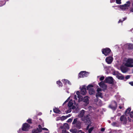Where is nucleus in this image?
<instances>
[{"mask_svg": "<svg viewBox=\"0 0 133 133\" xmlns=\"http://www.w3.org/2000/svg\"><path fill=\"white\" fill-rule=\"evenodd\" d=\"M84 110H82L78 115L79 117L81 118V120L83 121L86 124H90L91 123V119L90 118V115L88 114L85 115L84 116Z\"/></svg>", "mask_w": 133, "mask_h": 133, "instance_id": "1", "label": "nucleus"}, {"mask_svg": "<svg viewBox=\"0 0 133 133\" xmlns=\"http://www.w3.org/2000/svg\"><path fill=\"white\" fill-rule=\"evenodd\" d=\"M68 107L71 108H78L79 105L77 103L76 104L74 100L73 101L71 99L70 100L68 103Z\"/></svg>", "mask_w": 133, "mask_h": 133, "instance_id": "2", "label": "nucleus"}, {"mask_svg": "<svg viewBox=\"0 0 133 133\" xmlns=\"http://www.w3.org/2000/svg\"><path fill=\"white\" fill-rule=\"evenodd\" d=\"M130 2L128 1L124 5H120V8L122 10H127L130 7Z\"/></svg>", "mask_w": 133, "mask_h": 133, "instance_id": "3", "label": "nucleus"}, {"mask_svg": "<svg viewBox=\"0 0 133 133\" xmlns=\"http://www.w3.org/2000/svg\"><path fill=\"white\" fill-rule=\"evenodd\" d=\"M133 59L132 58H128L126 61V63H125V65L127 66L133 67Z\"/></svg>", "mask_w": 133, "mask_h": 133, "instance_id": "4", "label": "nucleus"}, {"mask_svg": "<svg viewBox=\"0 0 133 133\" xmlns=\"http://www.w3.org/2000/svg\"><path fill=\"white\" fill-rule=\"evenodd\" d=\"M111 51L110 49L108 48H106L102 49V52L103 54L106 56L108 55Z\"/></svg>", "mask_w": 133, "mask_h": 133, "instance_id": "5", "label": "nucleus"}, {"mask_svg": "<svg viewBox=\"0 0 133 133\" xmlns=\"http://www.w3.org/2000/svg\"><path fill=\"white\" fill-rule=\"evenodd\" d=\"M104 82L106 83L112 84L114 82L113 79L111 77H106L104 81Z\"/></svg>", "mask_w": 133, "mask_h": 133, "instance_id": "6", "label": "nucleus"}, {"mask_svg": "<svg viewBox=\"0 0 133 133\" xmlns=\"http://www.w3.org/2000/svg\"><path fill=\"white\" fill-rule=\"evenodd\" d=\"M93 87V85H89L87 87V89L89 90V93L90 95H93L95 93V90L93 89L90 88L92 87Z\"/></svg>", "mask_w": 133, "mask_h": 133, "instance_id": "7", "label": "nucleus"}, {"mask_svg": "<svg viewBox=\"0 0 133 133\" xmlns=\"http://www.w3.org/2000/svg\"><path fill=\"white\" fill-rule=\"evenodd\" d=\"M89 74L88 72H86L85 71H83L81 72L79 74L78 76L79 77H84L88 76Z\"/></svg>", "mask_w": 133, "mask_h": 133, "instance_id": "8", "label": "nucleus"}, {"mask_svg": "<svg viewBox=\"0 0 133 133\" xmlns=\"http://www.w3.org/2000/svg\"><path fill=\"white\" fill-rule=\"evenodd\" d=\"M117 105L116 102L115 101H113L109 105V108H116Z\"/></svg>", "mask_w": 133, "mask_h": 133, "instance_id": "9", "label": "nucleus"}, {"mask_svg": "<svg viewBox=\"0 0 133 133\" xmlns=\"http://www.w3.org/2000/svg\"><path fill=\"white\" fill-rule=\"evenodd\" d=\"M30 127L29 125L27 123H24L23 125V130L26 131L28 130Z\"/></svg>", "mask_w": 133, "mask_h": 133, "instance_id": "10", "label": "nucleus"}, {"mask_svg": "<svg viewBox=\"0 0 133 133\" xmlns=\"http://www.w3.org/2000/svg\"><path fill=\"white\" fill-rule=\"evenodd\" d=\"M81 94L83 95H85L87 93L85 86H83L81 88Z\"/></svg>", "mask_w": 133, "mask_h": 133, "instance_id": "11", "label": "nucleus"}, {"mask_svg": "<svg viewBox=\"0 0 133 133\" xmlns=\"http://www.w3.org/2000/svg\"><path fill=\"white\" fill-rule=\"evenodd\" d=\"M113 60V58L112 56H109L107 58L105 59L106 62L108 64H110L111 63Z\"/></svg>", "mask_w": 133, "mask_h": 133, "instance_id": "12", "label": "nucleus"}, {"mask_svg": "<svg viewBox=\"0 0 133 133\" xmlns=\"http://www.w3.org/2000/svg\"><path fill=\"white\" fill-rule=\"evenodd\" d=\"M80 92L78 91H77L76 92V94L77 95V98H78V102L79 103L80 102L82 101L83 97L80 95Z\"/></svg>", "mask_w": 133, "mask_h": 133, "instance_id": "13", "label": "nucleus"}, {"mask_svg": "<svg viewBox=\"0 0 133 133\" xmlns=\"http://www.w3.org/2000/svg\"><path fill=\"white\" fill-rule=\"evenodd\" d=\"M83 101L86 103L85 105H87L89 103V97L86 96L84 97L82 99Z\"/></svg>", "mask_w": 133, "mask_h": 133, "instance_id": "14", "label": "nucleus"}, {"mask_svg": "<svg viewBox=\"0 0 133 133\" xmlns=\"http://www.w3.org/2000/svg\"><path fill=\"white\" fill-rule=\"evenodd\" d=\"M120 121L124 124H125L127 122L126 117L124 115L120 117Z\"/></svg>", "mask_w": 133, "mask_h": 133, "instance_id": "15", "label": "nucleus"}, {"mask_svg": "<svg viewBox=\"0 0 133 133\" xmlns=\"http://www.w3.org/2000/svg\"><path fill=\"white\" fill-rule=\"evenodd\" d=\"M120 68L121 70L123 73H126L128 70L127 68L123 66H121Z\"/></svg>", "mask_w": 133, "mask_h": 133, "instance_id": "16", "label": "nucleus"}, {"mask_svg": "<svg viewBox=\"0 0 133 133\" xmlns=\"http://www.w3.org/2000/svg\"><path fill=\"white\" fill-rule=\"evenodd\" d=\"M99 86L103 89H105L107 87V85L103 81H101L99 83Z\"/></svg>", "mask_w": 133, "mask_h": 133, "instance_id": "17", "label": "nucleus"}, {"mask_svg": "<svg viewBox=\"0 0 133 133\" xmlns=\"http://www.w3.org/2000/svg\"><path fill=\"white\" fill-rule=\"evenodd\" d=\"M125 46L129 49L130 50L133 49V44H127L125 45Z\"/></svg>", "mask_w": 133, "mask_h": 133, "instance_id": "18", "label": "nucleus"}, {"mask_svg": "<svg viewBox=\"0 0 133 133\" xmlns=\"http://www.w3.org/2000/svg\"><path fill=\"white\" fill-rule=\"evenodd\" d=\"M120 75H116L117 77L119 79L121 80H123L124 79V77L123 75L119 74Z\"/></svg>", "mask_w": 133, "mask_h": 133, "instance_id": "19", "label": "nucleus"}, {"mask_svg": "<svg viewBox=\"0 0 133 133\" xmlns=\"http://www.w3.org/2000/svg\"><path fill=\"white\" fill-rule=\"evenodd\" d=\"M96 97H98L103 98V95L102 93L101 92H97L96 94Z\"/></svg>", "mask_w": 133, "mask_h": 133, "instance_id": "20", "label": "nucleus"}, {"mask_svg": "<svg viewBox=\"0 0 133 133\" xmlns=\"http://www.w3.org/2000/svg\"><path fill=\"white\" fill-rule=\"evenodd\" d=\"M91 124V123L90 124H88L87 126V127L86 128V129L87 130H88V132L89 133H91V132L92 131V130L93 129V127H91L89 129H88L89 127L90 126V124Z\"/></svg>", "mask_w": 133, "mask_h": 133, "instance_id": "21", "label": "nucleus"}, {"mask_svg": "<svg viewBox=\"0 0 133 133\" xmlns=\"http://www.w3.org/2000/svg\"><path fill=\"white\" fill-rule=\"evenodd\" d=\"M62 81L64 82V84H66L67 83L69 85L71 84L70 82L67 80L65 79H63Z\"/></svg>", "mask_w": 133, "mask_h": 133, "instance_id": "22", "label": "nucleus"}, {"mask_svg": "<svg viewBox=\"0 0 133 133\" xmlns=\"http://www.w3.org/2000/svg\"><path fill=\"white\" fill-rule=\"evenodd\" d=\"M62 128H64V129H69V127L68 124L66 123H64Z\"/></svg>", "mask_w": 133, "mask_h": 133, "instance_id": "23", "label": "nucleus"}, {"mask_svg": "<svg viewBox=\"0 0 133 133\" xmlns=\"http://www.w3.org/2000/svg\"><path fill=\"white\" fill-rule=\"evenodd\" d=\"M32 133H39L40 132L38 130V128L33 130L32 131Z\"/></svg>", "mask_w": 133, "mask_h": 133, "instance_id": "24", "label": "nucleus"}, {"mask_svg": "<svg viewBox=\"0 0 133 133\" xmlns=\"http://www.w3.org/2000/svg\"><path fill=\"white\" fill-rule=\"evenodd\" d=\"M53 111L54 112L56 113L60 114L61 111L58 109H53Z\"/></svg>", "mask_w": 133, "mask_h": 133, "instance_id": "25", "label": "nucleus"}, {"mask_svg": "<svg viewBox=\"0 0 133 133\" xmlns=\"http://www.w3.org/2000/svg\"><path fill=\"white\" fill-rule=\"evenodd\" d=\"M73 110L72 111L76 113H77L79 111V109H72Z\"/></svg>", "mask_w": 133, "mask_h": 133, "instance_id": "26", "label": "nucleus"}, {"mask_svg": "<svg viewBox=\"0 0 133 133\" xmlns=\"http://www.w3.org/2000/svg\"><path fill=\"white\" fill-rule=\"evenodd\" d=\"M130 111V109H127L125 111V114L126 116H127V114H129Z\"/></svg>", "mask_w": 133, "mask_h": 133, "instance_id": "27", "label": "nucleus"}, {"mask_svg": "<svg viewBox=\"0 0 133 133\" xmlns=\"http://www.w3.org/2000/svg\"><path fill=\"white\" fill-rule=\"evenodd\" d=\"M97 104L100 106H101L102 105V102L101 101L98 100L97 102Z\"/></svg>", "mask_w": 133, "mask_h": 133, "instance_id": "28", "label": "nucleus"}, {"mask_svg": "<svg viewBox=\"0 0 133 133\" xmlns=\"http://www.w3.org/2000/svg\"><path fill=\"white\" fill-rule=\"evenodd\" d=\"M70 131L72 133H77V129H71L70 130Z\"/></svg>", "mask_w": 133, "mask_h": 133, "instance_id": "29", "label": "nucleus"}, {"mask_svg": "<svg viewBox=\"0 0 133 133\" xmlns=\"http://www.w3.org/2000/svg\"><path fill=\"white\" fill-rule=\"evenodd\" d=\"M60 119L62 120L63 121L64 120L67 118V117L66 116H63L62 117H60Z\"/></svg>", "mask_w": 133, "mask_h": 133, "instance_id": "30", "label": "nucleus"}, {"mask_svg": "<svg viewBox=\"0 0 133 133\" xmlns=\"http://www.w3.org/2000/svg\"><path fill=\"white\" fill-rule=\"evenodd\" d=\"M5 3V2L4 0L3 2L2 1L0 2V6H2Z\"/></svg>", "mask_w": 133, "mask_h": 133, "instance_id": "31", "label": "nucleus"}, {"mask_svg": "<svg viewBox=\"0 0 133 133\" xmlns=\"http://www.w3.org/2000/svg\"><path fill=\"white\" fill-rule=\"evenodd\" d=\"M57 84L59 85V87H62V84L61 82L60 81H57Z\"/></svg>", "mask_w": 133, "mask_h": 133, "instance_id": "32", "label": "nucleus"}, {"mask_svg": "<svg viewBox=\"0 0 133 133\" xmlns=\"http://www.w3.org/2000/svg\"><path fill=\"white\" fill-rule=\"evenodd\" d=\"M38 130H39L40 132H41L42 131V126L40 125H39L38 126Z\"/></svg>", "mask_w": 133, "mask_h": 133, "instance_id": "33", "label": "nucleus"}, {"mask_svg": "<svg viewBox=\"0 0 133 133\" xmlns=\"http://www.w3.org/2000/svg\"><path fill=\"white\" fill-rule=\"evenodd\" d=\"M77 118L74 119L73 121L72 122V124H76L77 122Z\"/></svg>", "mask_w": 133, "mask_h": 133, "instance_id": "34", "label": "nucleus"}, {"mask_svg": "<svg viewBox=\"0 0 133 133\" xmlns=\"http://www.w3.org/2000/svg\"><path fill=\"white\" fill-rule=\"evenodd\" d=\"M126 18H122V19H120L119 20V21L118 23H119L120 22H122L123 21H124L126 19Z\"/></svg>", "mask_w": 133, "mask_h": 133, "instance_id": "35", "label": "nucleus"}, {"mask_svg": "<svg viewBox=\"0 0 133 133\" xmlns=\"http://www.w3.org/2000/svg\"><path fill=\"white\" fill-rule=\"evenodd\" d=\"M70 97H69L64 102V103L63 104V105H64L65 104V103H66L68 102V101H69V99H70Z\"/></svg>", "mask_w": 133, "mask_h": 133, "instance_id": "36", "label": "nucleus"}, {"mask_svg": "<svg viewBox=\"0 0 133 133\" xmlns=\"http://www.w3.org/2000/svg\"><path fill=\"white\" fill-rule=\"evenodd\" d=\"M131 118L133 117V111L131 112L129 114Z\"/></svg>", "mask_w": 133, "mask_h": 133, "instance_id": "37", "label": "nucleus"}, {"mask_svg": "<svg viewBox=\"0 0 133 133\" xmlns=\"http://www.w3.org/2000/svg\"><path fill=\"white\" fill-rule=\"evenodd\" d=\"M121 0H116V3L118 4H121Z\"/></svg>", "mask_w": 133, "mask_h": 133, "instance_id": "38", "label": "nucleus"}, {"mask_svg": "<svg viewBox=\"0 0 133 133\" xmlns=\"http://www.w3.org/2000/svg\"><path fill=\"white\" fill-rule=\"evenodd\" d=\"M71 109H69L68 110L66 111V113L67 114L70 112L71 111Z\"/></svg>", "mask_w": 133, "mask_h": 133, "instance_id": "39", "label": "nucleus"}, {"mask_svg": "<svg viewBox=\"0 0 133 133\" xmlns=\"http://www.w3.org/2000/svg\"><path fill=\"white\" fill-rule=\"evenodd\" d=\"M104 79V77L103 76H101L99 79L100 81H102Z\"/></svg>", "mask_w": 133, "mask_h": 133, "instance_id": "40", "label": "nucleus"}, {"mask_svg": "<svg viewBox=\"0 0 133 133\" xmlns=\"http://www.w3.org/2000/svg\"><path fill=\"white\" fill-rule=\"evenodd\" d=\"M27 122L29 123H32L31 120L30 119H29L27 120Z\"/></svg>", "mask_w": 133, "mask_h": 133, "instance_id": "41", "label": "nucleus"}, {"mask_svg": "<svg viewBox=\"0 0 133 133\" xmlns=\"http://www.w3.org/2000/svg\"><path fill=\"white\" fill-rule=\"evenodd\" d=\"M130 76L129 75H127L125 77V78L126 79H127L130 78Z\"/></svg>", "mask_w": 133, "mask_h": 133, "instance_id": "42", "label": "nucleus"}, {"mask_svg": "<svg viewBox=\"0 0 133 133\" xmlns=\"http://www.w3.org/2000/svg\"><path fill=\"white\" fill-rule=\"evenodd\" d=\"M102 91V89L99 88H98L97 89V92H99L101 91Z\"/></svg>", "mask_w": 133, "mask_h": 133, "instance_id": "43", "label": "nucleus"}, {"mask_svg": "<svg viewBox=\"0 0 133 133\" xmlns=\"http://www.w3.org/2000/svg\"><path fill=\"white\" fill-rule=\"evenodd\" d=\"M42 130H45L47 131H48V132H46L48 133L49 132V131H48V129L47 128H42Z\"/></svg>", "mask_w": 133, "mask_h": 133, "instance_id": "44", "label": "nucleus"}, {"mask_svg": "<svg viewBox=\"0 0 133 133\" xmlns=\"http://www.w3.org/2000/svg\"><path fill=\"white\" fill-rule=\"evenodd\" d=\"M62 133H70L69 132H67L65 130H62Z\"/></svg>", "mask_w": 133, "mask_h": 133, "instance_id": "45", "label": "nucleus"}, {"mask_svg": "<svg viewBox=\"0 0 133 133\" xmlns=\"http://www.w3.org/2000/svg\"><path fill=\"white\" fill-rule=\"evenodd\" d=\"M74 98L75 100H77V96L76 95H74Z\"/></svg>", "mask_w": 133, "mask_h": 133, "instance_id": "46", "label": "nucleus"}, {"mask_svg": "<svg viewBox=\"0 0 133 133\" xmlns=\"http://www.w3.org/2000/svg\"><path fill=\"white\" fill-rule=\"evenodd\" d=\"M72 119L70 118L68 120L67 122H71L72 121Z\"/></svg>", "mask_w": 133, "mask_h": 133, "instance_id": "47", "label": "nucleus"}, {"mask_svg": "<svg viewBox=\"0 0 133 133\" xmlns=\"http://www.w3.org/2000/svg\"><path fill=\"white\" fill-rule=\"evenodd\" d=\"M77 133H84L81 130H80L78 131Z\"/></svg>", "mask_w": 133, "mask_h": 133, "instance_id": "48", "label": "nucleus"}, {"mask_svg": "<svg viewBox=\"0 0 133 133\" xmlns=\"http://www.w3.org/2000/svg\"><path fill=\"white\" fill-rule=\"evenodd\" d=\"M123 105H119V108H122L123 107Z\"/></svg>", "mask_w": 133, "mask_h": 133, "instance_id": "49", "label": "nucleus"}, {"mask_svg": "<svg viewBox=\"0 0 133 133\" xmlns=\"http://www.w3.org/2000/svg\"><path fill=\"white\" fill-rule=\"evenodd\" d=\"M129 84H130L131 86H133V81L130 82L129 83Z\"/></svg>", "mask_w": 133, "mask_h": 133, "instance_id": "50", "label": "nucleus"}, {"mask_svg": "<svg viewBox=\"0 0 133 133\" xmlns=\"http://www.w3.org/2000/svg\"><path fill=\"white\" fill-rule=\"evenodd\" d=\"M116 122H113L112 123V125L113 126H115L116 125Z\"/></svg>", "mask_w": 133, "mask_h": 133, "instance_id": "51", "label": "nucleus"}, {"mask_svg": "<svg viewBox=\"0 0 133 133\" xmlns=\"http://www.w3.org/2000/svg\"><path fill=\"white\" fill-rule=\"evenodd\" d=\"M105 130V129L104 128H102L101 129V131H103Z\"/></svg>", "mask_w": 133, "mask_h": 133, "instance_id": "52", "label": "nucleus"}, {"mask_svg": "<svg viewBox=\"0 0 133 133\" xmlns=\"http://www.w3.org/2000/svg\"><path fill=\"white\" fill-rule=\"evenodd\" d=\"M71 115L70 114H69L67 116H66V117H67V118L70 116H71Z\"/></svg>", "mask_w": 133, "mask_h": 133, "instance_id": "53", "label": "nucleus"}, {"mask_svg": "<svg viewBox=\"0 0 133 133\" xmlns=\"http://www.w3.org/2000/svg\"><path fill=\"white\" fill-rule=\"evenodd\" d=\"M130 11L131 12H133V7L131 8Z\"/></svg>", "mask_w": 133, "mask_h": 133, "instance_id": "54", "label": "nucleus"}, {"mask_svg": "<svg viewBox=\"0 0 133 133\" xmlns=\"http://www.w3.org/2000/svg\"><path fill=\"white\" fill-rule=\"evenodd\" d=\"M128 120L129 121V122H131V119L129 117H128Z\"/></svg>", "mask_w": 133, "mask_h": 133, "instance_id": "55", "label": "nucleus"}, {"mask_svg": "<svg viewBox=\"0 0 133 133\" xmlns=\"http://www.w3.org/2000/svg\"><path fill=\"white\" fill-rule=\"evenodd\" d=\"M110 2L111 3H112L114 2V0H110Z\"/></svg>", "mask_w": 133, "mask_h": 133, "instance_id": "56", "label": "nucleus"}, {"mask_svg": "<svg viewBox=\"0 0 133 133\" xmlns=\"http://www.w3.org/2000/svg\"><path fill=\"white\" fill-rule=\"evenodd\" d=\"M104 68V69L106 68H107V66H104V65H103Z\"/></svg>", "mask_w": 133, "mask_h": 133, "instance_id": "57", "label": "nucleus"}, {"mask_svg": "<svg viewBox=\"0 0 133 133\" xmlns=\"http://www.w3.org/2000/svg\"><path fill=\"white\" fill-rule=\"evenodd\" d=\"M88 108H92L91 107V106H90V107H89Z\"/></svg>", "mask_w": 133, "mask_h": 133, "instance_id": "58", "label": "nucleus"}, {"mask_svg": "<svg viewBox=\"0 0 133 133\" xmlns=\"http://www.w3.org/2000/svg\"><path fill=\"white\" fill-rule=\"evenodd\" d=\"M67 92L68 93H69V92H68V91H67Z\"/></svg>", "mask_w": 133, "mask_h": 133, "instance_id": "59", "label": "nucleus"}, {"mask_svg": "<svg viewBox=\"0 0 133 133\" xmlns=\"http://www.w3.org/2000/svg\"><path fill=\"white\" fill-rule=\"evenodd\" d=\"M40 114H39V115H41L42 114V113H40Z\"/></svg>", "mask_w": 133, "mask_h": 133, "instance_id": "60", "label": "nucleus"}, {"mask_svg": "<svg viewBox=\"0 0 133 133\" xmlns=\"http://www.w3.org/2000/svg\"><path fill=\"white\" fill-rule=\"evenodd\" d=\"M99 77V76H98L97 77Z\"/></svg>", "mask_w": 133, "mask_h": 133, "instance_id": "61", "label": "nucleus"}, {"mask_svg": "<svg viewBox=\"0 0 133 133\" xmlns=\"http://www.w3.org/2000/svg\"><path fill=\"white\" fill-rule=\"evenodd\" d=\"M58 120V119H57V120H57H57Z\"/></svg>", "mask_w": 133, "mask_h": 133, "instance_id": "62", "label": "nucleus"}, {"mask_svg": "<svg viewBox=\"0 0 133 133\" xmlns=\"http://www.w3.org/2000/svg\"><path fill=\"white\" fill-rule=\"evenodd\" d=\"M114 7V6H112V7Z\"/></svg>", "mask_w": 133, "mask_h": 133, "instance_id": "63", "label": "nucleus"}, {"mask_svg": "<svg viewBox=\"0 0 133 133\" xmlns=\"http://www.w3.org/2000/svg\"><path fill=\"white\" fill-rule=\"evenodd\" d=\"M115 109L114 108V110H115Z\"/></svg>", "mask_w": 133, "mask_h": 133, "instance_id": "64", "label": "nucleus"}]
</instances>
